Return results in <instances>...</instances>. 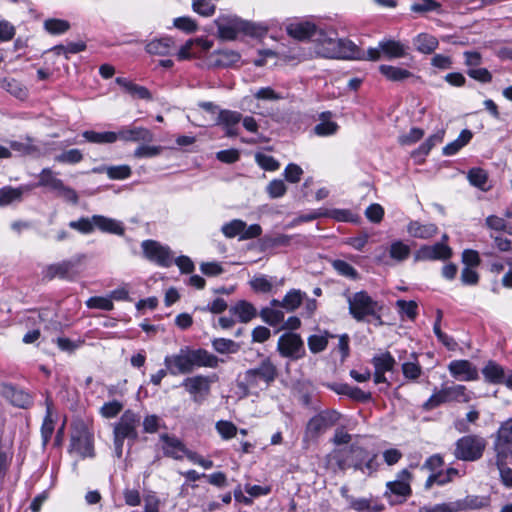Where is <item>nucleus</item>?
Returning a JSON list of instances; mask_svg holds the SVG:
<instances>
[{
  "label": "nucleus",
  "instance_id": "f257e3e1",
  "mask_svg": "<svg viewBox=\"0 0 512 512\" xmlns=\"http://www.w3.org/2000/svg\"><path fill=\"white\" fill-rule=\"evenodd\" d=\"M221 360L205 349L184 347L177 354L164 359L167 371L171 375L190 374L196 367L217 368Z\"/></svg>",
  "mask_w": 512,
  "mask_h": 512
},
{
  "label": "nucleus",
  "instance_id": "f03ea898",
  "mask_svg": "<svg viewBox=\"0 0 512 512\" xmlns=\"http://www.w3.org/2000/svg\"><path fill=\"white\" fill-rule=\"evenodd\" d=\"M278 377V369L269 357L263 359L257 367L248 369L238 381V388L244 396L257 394L267 389Z\"/></svg>",
  "mask_w": 512,
  "mask_h": 512
},
{
  "label": "nucleus",
  "instance_id": "7ed1b4c3",
  "mask_svg": "<svg viewBox=\"0 0 512 512\" xmlns=\"http://www.w3.org/2000/svg\"><path fill=\"white\" fill-rule=\"evenodd\" d=\"M141 417L138 413L126 410L113 427V444L115 456L120 459L123 455L124 441L133 444L138 439V427Z\"/></svg>",
  "mask_w": 512,
  "mask_h": 512
},
{
  "label": "nucleus",
  "instance_id": "20e7f679",
  "mask_svg": "<svg viewBox=\"0 0 512 512\" xmlns=\"http://www.w3.org/2000/svg\"><path fill=\"white\" fill-rule=\"evenodd\" d=\"M317 54L325 58L361 59V51L352 41L348 39H337L336 33L329 30L323 38Z\"/></svg>",
  "mask_w": 512,
  "mask_h": 512
},
{
  "label": "nucleus",
  "instance_id": "39448f33",
  "mask_svg": "<svg viewBox=\"0 0 512 512\" xmlns=\"http://www.w3.org/2000/svg\"><path fill=\"white\" fill-rule=\"evenodd\" d=\"M349 312L357 321L368 320L369 317L376 319L382 324L380 312L382 306L374 300L366 291H359L347 296Z\"/></svg>",
  "mask_w": 512,
  "mask_h": 512
},
{
  "label": "nucleus",
  "instance_id": "423d86ee",
  "mask_svg": "<svg viewBox=\"0 0 512 512\" xmlns=\"http://www.w3.org/2000/svg\"><path fill=\"white\" fill-rule=\"evenodd\" d=\"M486 439L478 434H469L459 438L455 443L454 456L462 461H477L486 449Z\"/></svg>",
  "mask_w": 512,
  "mask_h": 512
},
{
  "label": "nucleus",
  "instance_id": "0eeeda50",
  "mask_svg": "<svg viewBox=\"0 0 512 512\" xmlns=\"http://www.w3.org/2000/svg\"><path fill=\"white\" fill-rule=\"evenodd\" d=\"M329 461L334 462L340 470L353 467L356 470H363L364 461L367 459V451L357 445L347 448L334 449L328 455Z\"/></svg>",
  "mask_w": 512,
  "mask_h": 512
},
{
  "label": "nucleus",
  "instance_id": "6e6552de",
  "mask_svg": "<svg viewBox=\"0 0 512 512\" xmlns=\"http://www.w3.org/2000/svg\"><path fill=\"white\" fill-rule=\"evenodd\" d=\"M286 31L294 39L304 41L312 40L316 43L315 50L321 46L323 38L328 31H324L315 23L309 20L296 19L286 25Z\"/></svg>",
  "mask_w": 512,
  "mask_h": 512
},
{
  "label": "nucleus",
  "instance_id": "1a4fd4ad",
  "mask_svg": "<svg viewBox=\"0 0 512 512\" xmlns=\"http://www.w3.org/2000/svg\"><path fill=\"white\" fill-rule=\"evenodd\" d=\"M71 450L81 458H93L95 456L93 432L83 422L76 424L73 428Z\"/></svg>",
  "mask_w": 512,
  "mask_h": 512
},
{
  "label": "nucleus",
  "instance_id": "9d476101",
  "mask_svg": "<svg viewBox=\"0 0 512 512\" xmlns=\"http://www.w3.org/2000/svg\"><path fill=\"white\" fill-rule=\"evenodd\" d=\"M335 410L322 411L313 416L307 423L304 440H316L321 434L334 426L340 419Z\"/></svg>",
  "mask_w": 512,
  "mask_h": 512
},
{
  "label": "nucleus",
  "instance_id": "9b49d317",
  "mask_svg": "<svg viewBox=\"0 0 512 512\" xmlns=\"http://www.w3.org/2000/svg\"><path fill=\"white\" fill-rule=\"evenodd\" d=\"M493 450L501 463L512 460V417L500 424L494 436Z\"/></svg>",
  "mask_w": 512,
  "mask_h": 512
},
{
  "label": "nucleus",
  "instance_id": "f8f14e48",
  "mask_svg": "<svg viewBox=\"0 0 512 512\" xmlns=\"http://www.w3.org/2000/svg\"><path fill=\"white\" fill-rule=\"evenodd\" d=\"M216 379L215 375H195L185 378L181 386L190 394L193 402L201 404L209 396L211 384L214 383Z\"/></svg>",
  "mask_w": 512,
  "mask_h": 512
},
{
  "label": "nucleus",
  "instance_id": "ddd939ff",
  "mask_svg": "<svg viewBox=\"0 0 512 512\" xmlns=\"http://www.w3.org/2000/svg\"><path fill=\"white\" fill-rule=\"evenodd\" d=\"M382 55L387 59L402 58L406 55V46L400 41L384 39L377 47L369 48L365 59L378 61Z\"/></svg>",
  "mask_w": 512,
  "mask_h": 512
},
{
  "label": "nucleus",
  "instance_id": "4468645a",
  "mask_svg": "<svg viewBox=\"0 0 512 512\" xmlns=\"http://www.w3.org/2000/svg\"><path fill=\"white\" fill-rule=\"evenodd\" d=\"M307 244L306 237L300 234L287 235V234H274L265 235L260 239V246L262 251L274 249L278 247H287L297 249Z\"/></svg>",
  "mask_w": 512,
  "mask_h": 512
},
{
  "label": "nucleus",
  "instance_id": "2eb2a0df",
  "mask_svg": "<svg viewBox=\"0 0 512 512\" xmlns=\"http://www.w3.org/2000/svg\"><path fill=\"white\" fill-rule=\"evenodd\" d=\"M277 350L281 356L291 360H298L305 355L304 342L300 335L295 333H285L277 343Z\"/></svg>",
  "mask_w": 512,
  "mask_h": 512
},
{
  "label": "nucleus",
  "instance_id": "dca6fc26",
  "mask_svg": "<svg viewBox=\"0 0 512 512\" xmlns=\"http://www.w3.org/2000/svg\"><path fill=\"white\" fill-rule=\"evenodd\" d=\"M145 257L159 266L169 267L173 262V255L169 247L154 240H145L141 244Z\"/></svg>",
  "mask_w": 512,
  "mask_h": 512
},
{
  "label": "nucleus",
  "instance_id": "f3484780",
  "mask_svg": "<svg viewBox=\"0 0 512 512\" xmlns=\"http://www.w3.org/2000/svg\"><path fill=\"white\" fill-rule=\"evenodd\" d=\"M218 35L225 40H234L238 33L247 32L248 23L236 17H222L216 20Z\"/></svg>",
  "mask_w": 512,
  "mask_h": 512
},
{
  "label": "nucleus",
  "instance_id": "a211bd4d",
  "mask_svg": "<svg viewBox=\"0 0 512 512\" xmlns=\"http://www.w3.org/2000/svg\"><path fill=\"white\" fill-rule=\"evenodd\" d=\"M448 370L459 381H475L479 378L477 367L468 360H453L449 363Z\"/></svg>",
  "mask_w": 512,
  "mask_h": 512
},
{
  "label": "nucleus",
  "instance_id": "6ab92c4d",
  "mask_svg": "<svg viewBox=\"0 0 512 512\" xmlns=\"http://www.w3.org/2000/svg\"><path fill=\"white\" fill-rule=\"evenodd\" d=\"M242 120V114L238 111L220 110L216 125H219L225 131L227 137H236L239 134V124Z\"/></svg>",
  "mask_w": 512,
  "mask_h": 512
},
{
  "label": "nucleus",
  "instance_id": "aec40b11",
  "mask_svg": "<svg viewBox=\"0 0 512 512\" xmlns=\"http://www.w3.org/2000/svg\"><path fill=\"white\" fill-rule=\"evenodd\" d=\"M1 395L7 399L12 405L26 409L32 405V396L27 392L17 389L11 384H2L0 389Z\"/></svg>",
  "mask_w": 512,
  "mask_h": 512
},
{
  "label": "nucleus",
  "instance_id": "412c9836",
  "mask_svg": "<svg viewBox=\"0 0 512 512\" xmlns=\"http://www.w3.org/2000/svg\"><path fill=\"white\" fill-rule=\"evenodd\" d=\"M411 477V473L407 469H403L397 474L396 480L388 482L386 487L392 494L401 496L405 500L412 494Z\"/></svg>",
  "mask_w": 512,
  "mask_h": 512
},
{
  "label": "nucleus",
  "instance_id": "4be33fe9",
  "mask_svg": "<svg viewBox=\"0 0 512 512\" xmlns=\"http://www.w3.org/2000/svg\"><path fill=\"white\" fill-rule=\"evenodd\" d=\"M118 140L125 142H152L153 133L145 127H121L117 132Z\"/></svg>",
  "mask_w": 512,
  "mask_h": 512
},
{
  "label": "nucleus",
  "instance_id": "5701e85b",
  "mask_svg": "<svg viewBox=\"0 0 512 512\" xmlns=\"http://www.w3.org/2000/svg\"><path fill=\"white\" fill-rule=\"evenodd\" d=\"M451 256V249L443 244L436 243L432 246L421 247L415 258L416 260H445Z\"/></svg>",
  "mask_w": 512,
  "mask_h": 512
},
{
  "label": "nucleus",
  "instance_id": "b1692460",
  "mask_svg": "<svg viewBox=\"0 0 512 512\" xmlns=\"http://www.w3.org/2000/svg\"><path fill=\"white\" fill-rule=\"evenodd\" d=\"M160 440L163 442L162 449L165 456L176 460H181L184 458V454L187 448L180 439L168 434H162L160 436Z\"/></svg>",
  "mask_w": 512,
  "mask_h": 512
},
{
  "label": "nucleus",
  "instance_id": "393cba45",
  "mask_svg": "<svg viewBox=\"0 0 512 512\" xmlns=\"http://www.w3.org/2000/svg\"><path fill=\"white\" fill-rule=\"evenodd\" d=\"M79 263L78 261L66 260L59 263L48 266L46 270V277L53 279L55 277L63 279H71L76 275L75 267Z\"/></svg>",
  "mask_w": 512,
  "mask_h": 512
},
{
  "label": "nucleus",
  "instance_id": "a878e982",
  "mask_svg": "<svg viewBox=\"0 0 512 512\" xmlns=\"http://www.w3.org/2000/svg\"><path fill=\"white\" fill-rule=\"evenodd\" d=\"M329 387L337 394L346 395L355 401L368 402L372 398L370 392H365L359 387L350 386L348 384H332Z\"/></svg>",
  "mask_w": 512,
  "mask_h": 512
},
{
  "label": "nucleus",
  "instance_id": "bb28decb",
  "mask_svg": "<svg viewBox=\"0 0 512 512\" xmlns=\"http://www.w3.org/2000/svg\"><path fill=\"white\" fill-rule=\"evenodd\" d=\"M450 503L453 508V512H459L468 509H481L488 505V498L484 496L468 495L464 499Z\"/></svg>",
  "mask_w": 512,
  "mask_h": 512
},
{
  "label": "nucleus",
  "instance_id": "cd10ccee",
  "mask_svg": "<svg viewBox=\"0 0 512 512\" xmlns=\"http://www.w3.org/2000/svg\"><path fill=\"white\" fill-rule=\"evenodd\" d=\"M93 220L95 224V228L98 230L104 232V233H111L115 235H123L124 234V227L122 223L118 220L105 217L102 215H93Z\"/></svg>",
  "mask_w": 512,
  "mask_h": 512
},
{
  "label": "nucleus",
  "instance_id": "c85d7f7f",
  "mask_svg": "<svg viewBox=\"0 0 512 512\" xmlns=\"http://www.w3.org/2000/svg\"><path fill=\"white\" fill-rule=\"evenodd\" d=\"M482 374L485 381L490 384H504L507 376L504 368L495 361H488L482 369Z\"/></svg>",
  "mask_w": 512,
  "mask_h": 512
},
{
  "label": "nucleus",
  "instance_id": "c756f323",
  "mask_svg": "<svg viewBox=\"0 0 512 512\" xmlns=\"http://www.w3.org/2000/svg\"><path fill=\"white\" fill-rule=\"evenodd\" d=\"M175 43L170 37L153 39L147 43L145 49L151 55L166 56L174 49Z\"/></svg>",
  "mask_w": 512,
  "mask_h": 512
},
{
  "label": "nucleus",
  "instance_id": "7c9ffc66",
  "mask_svg": "<svg viewBox=\"0 0 512 512\" xmlns=\"http://www.w3.org/2000/svg\"><path fill=\"white\" fill-rule=\"evenodd\" d=\"M437 231V226L432 223L422 224L419 221H411L407 226L408 234L414 238L429 239L433 237Z\"/></svg>",
  "mask_w": 512,
  "mask_h": 512
},
{
  "label": "nucleus",
  "instance_id": "2f4dec72",
  "mask_svg": "<svg viewBox=\"0 0 512 512\" xmlns=\"http://www.w3.org/2000/svg\"><path fill=\"white\" fill-rule=\"evenodd\" d=\"M116 83L120 85L124 91L130 94L132 97L144 100H152L150 91L144 86L135 84L131 80L124 77H117Z\"/></svg>",
  "mask_w": 512,
  "mask_h": 512
},
{
  "label": "nucleus",
  "instance_id": "473e14b6",
  "mask_svg": "<svg viewBox=\"0 0 512 512\" xmlns=\"http://www.w3.org/2000/svg\"><path fill=\"white\" fill-rule=\"evenodd\" d=\"M34 185H23L17 188L4 187L0 190V206H7L13 202L20 201L25 192L32 190Z\"/></svg>",
  "mask_w": 512,
  "mask_h": 512
},
{
  "label": "nucleus",
  "instance_id": "72a5a7b5",
  "mask_svg": "<svg viewBox=\"0 0 512 512\" xmlns=\"http://www.w3.org/2000/svg\"><path fill=\"white\" fill-rule=\"evenodd\" d=\"M413 45L415 49L422 54H431L433 53L438 45V39L428 33H420L413 38Z\"/></svg>",
  "mask_w": 512,
  "mask_h": 512
},
{
  "label": "nucleus",
  "instance_id": "f704fd0d",
  "mask_svg": "<svg viewBox=\"0 0 512 512\" xmlns=\"http://www.w3.org/2000/svg\"><path fill=\"white\" fill-rule=\"evenodd\" d=\"M305 298V292L300 289H290L281 300V308L293 312L303 304Z\"/></svg>",
  "mask_w": 512,
  "mask_h": 512
},
{
  "label": "nucleus",
  "instance_id": "c9c22d12",
  "mask_svg": "<svg viewBox=\"0 0 512 512\" xmlns=\"http://www.w3.org/2000/svg\"><path fill=\"white\" fill-rule=\"evenodd\" d=\"M379 71L387 80L393 82H401L413 76L407 69L387 64L380 65Z\"/></svg>",
  "mask_w": 512,
  "mask_h": 512
},
{
  "label": "nucleus",
  "instance_id": "e433bc0d",
  "mask_svg": "<svg viewBox=\"0 0 512 512\" xmlns=\"http://www.w3.org/2000/svg\"><path fill=\"white\" fill-rule=\"evenodd\" d=\"M0 88L20 100L28 96V89L14 78L5 77L0 79Z\"/></svg>",
  "mask_w": 512,
  "mask_h": 512
},
{
  "label": "nucleus",
  "instance_id": "4c0bfd02",
  "mask_svg": "<svg viewBox=\"0 0 512 512\" xmlns=\"http://www.w3.org/2000/svg\"><path fill=\"white\" fill-rule=\"evenodd\" d=\"M82 136L86 141L95 144H112L119 138L117 132L113 131L96 132L93 130H87L82 133Z\"/></svg>",
  "mask_w": 512,
  "mask_h": 512
},
{
  "label": "nucleus",
  "instance_id": "58836bf2",
  "mask_svg": "<svg viewBox=\"0 0 512 512\" xmlns=\"http://www.w3.org/2000/svg\"><path fill=\"white\" fill-rule=\"evenodd\" d=\"M444 389L449 402L468 403L472 399V393L464 385L456 384Z\"/></svg>",
  "mask_w": 512,
  "mask_h": 512
},
{
  "label": "nucleus",
  "instance_id": "ea45409f",
  "mask_svg": "<svg viewBox=\"0 0 512 512\" xmlns=\"http://www.w3.org/2000/svg\"><path fill=\"white\" fill-rule=\"evenodd\" d=\"M330 117V112H323L320 115L321 122L314 127L316 135L325 137L334 135L337 132L339 126L336 122L330 121Z\"/></svg>",
  "mask_w": 512,
  "mask_h": 512
},
{
  "label": "nucleus",
  "instance_id": "a19ab883",
  "mask_svg": "<svg viewBox=\"0 0 512 512\" xmlns=\"http://www.w3.org/2000/svg\"><path fill=\"white\" fill-rule=\"evenodd\" d=\"M233 314L237 315L240 322L247 323L256 317V308L247 301H239L230 310Z\"/></svg>",
  "mask_w": 512,
  "mask_h": 512
},
{
  "label": "nucleus",
  "instance_id": "79ce46f5",
  "mask_svg": "<svg viewBox=\"0 0 512 512\" xmlns=\"http://www.w3.org/2000/svg\"><path fill=\"white\" fill-rule=\"evenodd\" d=\"M94 173L105 172L110 179L123 180L131 175V168L128 165L99 167L92 170Z\"/></svg>",
  "mask_w": 512,
  "mask_h": 512
},
{
  "label": "nucleus",
  "instance_id": "37998d69",
  "mask_svg": "<svg viewBox=\"0 0 512 512\" xmlns=\"http://www.w3.org/2000/svg\"><path fill=\"white\" fill-rule=\"evenodd\" d=\"M389 258L395 260L396 262H403L409 258L411 254L410 246L405 244L401 240L393 241L388 249Z\"/></svg>",
  "mask_w": 512,
  "mask_h": 512
},
{
  "label": "nucleus",
  "instance_id": "c03bdc74",
  "mask_svg": "<svg viewBox=\"0 0 512 512\" xmlns=\"http://www.w3.org/2000/svg\"><path fill=\"white\" fill-rule=\"evenodd\" d=\"M472 136L473 134L470 130H462L456 140L450 142L443 148V154L448 156L456 154L462 147L469 143Z\"/></svg>",
  "mask_w": 512,
  "mask_h": 512
},
{
  "label": "nucleus",
  "instance_id": "a18cd8bd",
  "mask_svg": "<svg viewBox=\"0 0 512 512\" xmlns=\"http://www.w3.org/2000/svg\"><path fill=\"white\" fill-rule=\"evenodd\" d=\"M349 508L357 512H379L383 509L381 504L373 503L372 499L355 498L349 502Z\"/></svg>",
  "mask_w": 512,
  "mask_h": 512
},
{
  "label": "nucleus",
  "instance_id": "49530a36",
  "mask_svg": "<svg viewBox=\"0 0 512 512\" xmlns=\"http://www.w3.org/2000/svg\"><path fill=\"white\" fill-rule=\"evenodd\" d=\"M211 344L219 354H235L240 350L239 343L227 338H214Z\"/></svg>",
  "mask_w": 512,
  "mask_h": 512
},
{
  "label": "nucleus",
  "instance_id": "de8ad7c7",
  "mask_svg": "<svg viewBox=\"0 0 512 512\" xmlns=\"http://www.w3.org/2000/svg\"><path fill=\"white\" fill-rule=\"evenodd\" d=\"M63 181L55 177L53 172L46 168L43 169L39 175V182L35 186L48 187L53 191H58L62 188Z\"/></svg>",
  "mask_w": 512,
  "mask_h": 512
},
{
  "label": "nucleus",
  "instance_id": "09e8293b",
  "mask_svg": "<svg viewBox=\"0 0 512 512\" xmlns=\"http://www.w3.org/2000/svg\"><path fill=\"white\" fill-rule=\"evenodd\" d=\"M251 288L258 293H270L272 292L274 281L266 275L254 276L249 282Z\"/></svg>",
  "mask_w": 512,
  "mask_h": 512
},
{
  "label": "nucleus",
  "instance_id": "8fccbe9b",
  "mask_svg": "<svg viewBox=\"0 0 512 512\" xmlns=\"http://www.w3.org/2000/svg\"><path fill=\"white\" fill-rule=\"evenodd\" d=\"M245 226L246 223L243 220L233 219L221 227V232L227 238H234L239 236V240H241V234L242 231L245 230Z\"/></svg>",
  "mask_w": 512,
  "mask_h": 512
},
{
  "label": "nucleus",
  "instance_id": "3c124183",
  "mask_svg": "<svg viewBox=\"0 0 512 512\" xmlns=\"http://www.w3.org/2000/svg\"><path fill=\"white\" fill-rule=\"evenodd\" d=\"M372 364L375 370L388 372L392 371L394 365L396 364V361L389 352H386L374 356L372 359Z\"/></svg>",
  "mask_w": 512,
  "mask_h": 512
},
{
  "label": "nucleus",
  "instance_id": "603ef678",
  "mask_svg": "<svg viewBox=\"0 0 512 512\" xmlns=\"http://www.w3.org/2000/svg\"><path fill=\"white\" fill-rule=\"evenodd\" d=\"M260 316L262 320L270 326H277L284 321V312L275 308H262L260 311Z\"/></svg>",
  "mask_w": 512,
  "mask_h": 512
},
{
  "label": "nucleus",
  "instance_id": "864d4df0",
  "mask_svg": "<svg viewBox=\"0 0 512 512\" xmlns=\"http://www.w3.org/2000/svg\"><path fill=\"white\" fill-rule=\"evenodd\" d=\"M45 30L53 35H59L70 29V23L63 19L51 18L44 21Z\"/></svg>",
  "mask_w": 512,
  "mask_h": 512
},
{
  "label": "nucleus",
  "instance_id": "5fc2aeb1",
  "mask_svg": "<svg viewBox=\"0 0 512 512\" xmlns=\"http://www.w3.org/2000/svg\"><path fill=\"white\" fill-rule=\"evenodd\" d=\"M332 266L341 276L351 280H357L359 278V273L357 270L344 260H335L333 261Z\"/></svg>",
  "mask_w": 512,
  "mask_h": 512
},
{
  "label": "nucleus",
  "instance_id": "6e6d98bb",
  "mask_svg": "<svg viewBox=\"0 0 512 512\" xmlns=\"http://www.w3.org/2000/svg\"><path fill=\"white\" fill-rule=\"evenodd\" d=\"M448 398L444 387L440 390H435L429 399L422 405V408L426 411L433 410L441 404L448 403Z\"/></svg>",
  "mask_w": 512,
  "mask_h": 512
},
{
  "label": "nucleus",
  "instance_id": "4d7b16f0",
  "mask_svg": "<svg viewBox=\"0 0 512 512\" xmlns=\"http://www.w3.org/2000/svg\"><path fill=\"white\" fill-rule=\"evenodd\" d=\"M469 182L482 190L486 189L488 175L485 170L481 168H472L468 172Z\"/></svg>",
  "mask_w": 512,
  "mask_h": 512
},
{
  "label": "nucleus",
  "instance_id": "13d9d810",
  "mask_svg": "<svg viewBox=\"0 0 512 512\" xmlns=\"http://www.w3.org/2000/svg\"><path fill=\"white\" fill-rule=\"evenodd\" d=\"M69 227L74 230H77L78 232H80L82 234H90L95 229L93 216L91 218L81 217L78 220L70 221Z\"/></svg>",
  "mask_w": 512,
  "mask_h": 512
},
{
  "label": "nucleus",
  "instance_id": "bf43d9fd",
  "mask_svg": "<svg viewBox=\"0 0 512 512\" xmlns=\"http://www.w3.org/2000/svg\"><path fill=\"white\" fill-rule=\"evenodd\" d=\"M328 345V334H315L308 338V347L312 353H319Z\"/></svg>",
  "mask_w": 512,
  "mask_h": 512
},
{
  "label": "nucleus",
  "instance_id": "052dcab7",
  "mask_svg": "<svg viewBox=\"0 0 512 512\" xmlns=\"http://www.w3.org/2000/svg\"><path fill=\"white\" fill-rule=\"evenodd\" d=\"M192 7L196 13L205 17L215 12L214 0H192Z\"/></svg>",
  "mask_w": 512,
  "mask_h": 512
},
{
  "label": "nucleus",
  "instance_id": "680f3d73",
  "mask_svg": "<svg viewBox=\"0 0 512 512\" xmlns=\"http://www.w3.org/2000/svg\"><path fill=\"white\" fill-rule=\"evenodd\" d=\"M86 305L91 309H100L104 311H111L114 307L110 297L95 296L86 301Z\"/></svg>",
  "mask_w": 512,
  "mask_h": 512
},
{
  "label": "nucleus",
  "instance_id": "e2e57ef3",
  "mask_svg": "<svg viewBox=\"0 0 512 512\" xmlns=\"http://www.w3.org/2000/svg\"><path fill=\"white\" fill-rule=\"evenodd\" d=\"M216 430L225 440L234 438L238 432L237 427L230 421H218L216 423Z\"/></svg>",
  "mask_w": 512,
  "mask_h": 512
},
{
  "label": "nucleus",
  "instance_id": "0e129e2a",
  "mask_svg": "<svg viewBox=\"0 0 512 512\" xmlns=\"http://www.w3.org/2000/svg\"><path fill=\"white\" fill-rule=\"evenodd\" d=\"M511 460H503L502 463L496 458V466L499 470L500 479L503 485L512 488V469L507 466Z\"/></svg>",
  "mask_w": 512,
  "mask_h": 512
},
{
  "label": "nucleus",
  "instance_id": "69168bd1",
  "mask_svg": "<svg viewBox=\"0 0 512 512\" xmlns=\"http://www.w3.org/2000/svg\"><path fill=\"white\" fill-rule=\"evenodd\" d=\"M396 307L402 315L414 320L417 316V303L415 301L397 300Z\"/></svg>",
  "mask_w": 512,
  "mask_h": 512
},
{
  "label": "nucleus",
  "instance_id": "338daca9",
  "mask_svg": "<svg viewBox=\"0 0 512 512\" xmlns=\"http://www.w3.org/2000/svg\"><path fill=\"white\" fill-rule=\"evenodd\" d=\"M83 159V155L79 149H70L55 157L59 163L76 164Z\"/></svg>",
  "mask_w": 512,
  "mask_h": 512
},
{
  "label": "nucleus",
  "instance_id": "774afa93",
  "mask_svg": "<svg viewBox=\"0 0 512 512\" xmlns=\"http://www.w3.org/2000/svg\"><path fill=\"white\" fill-rule=\"evenodd\" d=\"M402 372L405 378L416 380L422 373V368L417 361L405 362L402 364Z\"/></svg>",
  "mask_w": 512,
  "mask_h": 512
}]
</instances>
